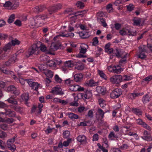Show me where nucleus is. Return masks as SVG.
Segmentation results:
<instances>
[{
	"label": "nucleus",
	"instance_id": "1",
	"mask_svg": "<svg viewBox=\"0 0 152 152\" xmlns=\"http://www.w3.org/2000/svg\"><path fill=\"white\" fill-rule=\"evenodd\" d=\"M40 52L39 48L36 44L33 45L26 53V56L28 57L33 54H38Z\"/></svg>",
	"mask_w": 152,
	"mask_h": 152
},
{
	"label": "nucleus",
	"instance_id": "2",
	"mask_svg": "<svg viewBox=\"0 0 152 152\" xmlns=\"http://www.w3.org/2000/svg\"><path fill=\"white\" fill-rule=\"evenodd\" d=\"M120 34L122 35H129L130 36H134L136 35V31H132L131 28L128 27H126L121 30L119 31Z\"/></svg>",
	"mask_w": 152,
	"mask_h": 152
},
{
	"label": "nucleus",
	"instance_id": "3",
	"mask_svg": "<svg viewBox=\"0 0 152 152\" xmlns=\"http://www.w3.org/2000/svg\"><path fill=\"white\" fill-rule=\"evenodd\" d=\"M88 46L85 44H82L79 48L80 53L76 55V57L78 58H85L86 57L85 55L81 54V53L85 54L88 48Z\"/></svg>",
	"mask_w": 152,
	"mask_h": 152
},
{
	"label": "nucleus",
	"instance_id": "4",
	"mask_svg": "<svg viewBox=\"0 0 152 152\" xmlns=\"http://www.w3.org/2000/svg\"><path fill=\"white\" fill-rule=\"evenodd\" d=\"M107 68L110 72L117 74L120 73L123 71V69L118 65L115 66L111 65L108 66Z\"/></svg>",
	"mask_w": 152,
	"mask_h": 152
},
{
	"label": "nucleus",
	"instance_id": "5",
	"mask_svg": "<svg viewBox=\"0 0 152 152\" xmlns=\"http://www.w3.org/2000/svg\"><path fill=\"white\" fill-rule=\"evenodd\" d=\"M122 94V91L120 89L116 88L110 94L111 98L115 99L118 98Z\"/></svg>",
	"mask_w": 152,
	"mask_h": 152
},
{
	"label": "nucleus",
	"instance_id": "6",
	"mask_svg": "<svg viewBox=\"0 0 152 152\" xmlns=\"http://www.w3.org/2000/svg\"><path fill=\"white\" fill-rule=\"evenodd\" d=\"M122 79L121 75H115L110 78V81L113 83L117 84L121 82Z\"/></svg>",
	"mask_w": 152,
	"mask_h": 152
},
{
	"label": "nucleus",
	"instance_id": "7",
	"mask_svg": "<svg viewBox=\"0 0 152 152\" xmlns=\"http://www.w3.org/2000/svg\"><path fill=\"white\" fill-rule=\"evenodd\" d=\"M47 18V17L45 15H39L35 18L37 23L39 26L41 24L44 23L45 20Z\"/></svg>",
	"mask_w": 152,
	"mask_h": 152
},
{
	"label": "nucleus",
	"instance_id": "8",
	"mask_svg": "<svg viewBox=\"0 0 152 152\" xmlns=\"http://www.w3.org/2000/svg\"><path fill=\"white\" fill-rule=\"evenodd\" d=\"M62 5L60 4H58L54 5L51 7L49 10V12L50 14L56 12L58 10L61 9L62 8Z\"/></svg>",
	"mask_w": 152,
	"mask_h": 152
},
{
	"label": "nucleus",
	"instance_id": "9",
	"mask_svg": "<svg viewBox=\"0 0 152 152\" xmlns=\"http://www.w3.org/2000/svg\"><path fill=\"white\" fill-rule=\"evenodd\" d=\"M50 92L55 95H62L64 93L62 91L61 89L58 86H56L53 88Z\"/></svg>",
	"mask_w": 152,
	"mask_h": 152
},
{
	"label": "nucleus",
	"instance_id": "10",
	"mask_svg": "<svg viewBox=\"0 0 152 152\" xmlns=\"http://www.w3.org/2000/svg\"><path fill=\"white\" fill-rule=\"evenodd\" d=\"M1 114H5L6 116L8 115L9 117H14L15 116V112L10 109H6L5 112H0V115Z\"/></svg>",
	"mask_w": 152,
	"mask_h": 152
},
{
	"label": "nucleus",
	"instance_id": "11",
	"mask_svg": "<svg viewBox=\"0 0 152 152\" xmlns=\"http://www.w3.org/2000/svg\"><path fill=\"white\" fill-rule=\"evenodd\" d=\"M79 95L83 99H89L92 97V93L89 91H87L85 93H81Z\"/></svg>",
	"mask_w": 152,
	"mask_h": 152
},
{
	"label": "nucleus",
	"instance_id": "12",
	"mask_svg": "<svg viewBox=\"0 0 152 152\" xmlns=\"http://www.w3.org/2000/svg\"><path fill=\"white\" fill-rule=\"evenodd\" d=\"M137 123L139 125H142V127L145 128L148 130L151 131V127L145 122H143L139 118L137 120Z\"/></svg>",
	"mask_w": 152,
	"mask_h": 152
},
{
	"label": "nucleus",
	"instance_id": "13",
	"mask_svg": "<svg viewBox=\"0 0 152 152\" xmlns=\"http://www.w3.org/2000/svg\"><path fill=\"white\" fill-rule=\"evenodd\" d=\"M7 90L16 95H18L20 93L19 90H17L15 87L13 85H11L8 87L7 88Z\"/></svg>",
	"mask_w": 152,
	"mask_h": 152
},
{
	"label": "nucleus",
	"instance_id": "14",
	"mask_svg": "<svg viewBox=\"0 0 152 152\" xmlns=\"http://www.w3.org/2000/svg\"><path fill=\"white\" fill-rule=\"evenodd\" d=\"M139 51L140 53L138 55V58L142 59H143L146 58V56L145 53V51L144 48L140 47L139 49Z\"/></svg>",
	"mask_w": 152,
	"mask_h": 152
},
{
	"label": "nucleus",
	"instance_id": "15",
	"mask_svg": "<svg viewBox=\"0 0 152 152\" xmlns=\"http://www.w3.org/2000/svg\"><path fill=\"white\" fill-rule=\"evenodd\" d=\"M77 140L78 142L83 143H87L86 137L84 135H80L77 138Z\"/></svg>",
	"mask_w": 152,
	"mask_h": 152
},
{
	"label": "nucleus",
	"instance_id": "16",
	"mask_svg": "<svg viewBox=\"0 0 152 152\" xmlns=\"http://www.w3.org/2000/svg\"><path fill=\"white\" fill-rule=\"evenodd\" d=\"M29 25L32 28H34L36 27H37L39 26L38 24L37 23L35 18H31L30 20Z\"/></svg>",
	"mask_w": 152,
	"mask_h": 152
},
{
	"label": "nucleus",
	"instance_id": "17",
	"mask_svg": "<svg viewBox=\"0 0 152 152\" xmlns=\"http://www.w3.org/2000/svg\"><path fill=\"white\" fill-rule=\"evenodd\" d=\"M83 75L81 73L76 74L74 76V79L76 82H79L82 80L83 78Z\"/></svg>",
	"mask_w": 152,
	"mask_h": 152
},
{
	"label": "nucleus",
	"instance_id": "18",
	"mask_svg": "<svg viewBox=\"0 0 152 152\" xmlns=\"http://www.w3.org/2000/svg\"><path fill=\"white\" fill-rule=\"evenodd\" d=\"M133 25L137 26H140L141 25V19L138 18H134L133 19Z\"/></svg>",
	"mask_w": 152,
	"mask_h": 152
},
{
	"label": "nucleus",
	"instance_id": "19",
	"mask_svg": "<svg viewBox=\"0 0 152 152\" xmlns=\"http://www.w3.org/2000/svg\"><path fill=\"white\" fill-rule=\"evenodd\" d=\"M17 137V135L16 134L12 138L8 139L6 142L7 146H10L11 145H14L13 144V143L14 142L15 140V139Z\"/></svg>",
	"mask_w": 152,
	"mask_h": 152
},
{
	"label": "nucleus",
	"instance_id": "20",
	"mask_svg": "<svg viewBox=\"0 0 152 152\" xmlns=\"http://www.w3.org/2000/svg\"><path fill=\"white\" fill-rule=\"evenodd\" d=\"M96 91L99 94H104L106 91V89L101 86H98L96 87Z\"/></svg>",
	"mask_w": 152,
	"mask_h": 152
},
{
	"label": "nucleus",
	"instance_id": "21",
	"mask_svg": "<svg viewBox=\"0 0 152 152\" xmlns=\"http://www.w3.org/2000/svg\"><path fill=\"white\" fill-rule=\"evenodd\" d=\"M7 101L10 103L13 104L15 105L18 104V102L13 96H11L7 100Z\"/></svg>",
	"mask_w": 152,
	"mask_h": 152
},
{
	"label": "nucleus",
	"instance_id": "22",
	"mask_svg": "<svg viewBox=\"0 0 152 152\" xmlns=\"http://www.w3.org/2000/svg\"><path fill=\"white\" fill-rule=\"evenodd\" d=\"M14 57L10 58L8 61L5 63V64L7 66H10L11 64L14 63L15 62L16 59V57L15 56Z\"/></svg>",
	"mask_w": 152,
	"mask_h": 152
},
{
	"label": "nucleus",
	"instance_id": "23",
	"mask_svg": "<svg viewBox=\"0 0 152 152\" xmlns=\"http://www.w3.org/2000/svg\"><path fill=\"white\" fill-rule=\"evenodd\" d=\"M21 97L23 100L25 101V104L28 105L27 101L29 99L28 94L26 93L23 94L22 95Z\"/></svg>",
	"mask_w": 152,
	"mask_h": 152
},
{
	"label": "nucleus",
	"instance_id": "24",
	"mask_svg": "<svg viewBox=\"0 0 152 152\" xmlns=\"http://www.w3.org/2000/svg\"><path fill=\"white\" fill-rule=\"evenodd\" d=\"M108 137L111 140H114L118 138V137L115 135L113 132H111L108 136Z\"/></svg>",
	"mask_w": 152,
	"mask_h": 152
},
{
	"label": "nucleus",
	"instance_id": "25",
	"mask_svg": "<svg viewBox=\"0 0 152 152\" xmlns=\"http://www.w3.org/2000/svg\"><path fill=\"white\" fill-rule=\"evenodd\" d=\"M47 65L48 66L52 68H54L56 67L53 60L48 61L47 62Z\"/></svg>",
	"mask_w": 152,
	"mask_h": 152
},
{
	"label": "nucleus",
	"instance_id": "26",
	"mask_svg": "<svg viewBox=\"0 0 152 152\" xmlns=\"http://www.w3.org/2000/svg\"><path fill=\"white\" fill-rule=\"evenodd\" d=\"M67 115L69 118L73 120L78 118V116L77 115L72 113H68Z\"/></svg>",
	"mask_w": 152,
	"mask_h": 152
},
{
	"label": "nucleus",
	"instance_id": "27",
	"mask_svg": "<svg viewBox=\"0 0 152 152\" xmlns=\"http://www.w3.org/2000/svg\"><path fill=\"white\" fill-rule=\"evenodd\" d=\"M45 9L43 6H38L36 7L34 10V11L37 13H38L42 11Z\"/></svg>",
	"mask_w": 152,
	"mask_h": 152
},
{
	"label": "nucleus",
	"instance_id": "28",
	"mask_svg": "<svg viewBox=\"0 0 152 152\" xmlns=\"http://www.w3.org/2000/svg\"><path fill=\"white\" fill-rule=\"evenodd\" d=\"M12 46L11 42H10L5 45L3 48V50L4 51L6 52L11 49Z\"/></svg>",
	"mask_w": 152,
	"mask_h": 152
},
{
	"label": "nucleus",
	"instance_id": "29",
	"mask_svg": "<svg viewBox=\"0 0 152 152\" xmlns=\"http://www.w3.org/2000/svg\"><path fill=\"white\" fill-rule=\"evenodd\" d=\"M59 46L57 44L52 43L50 47V49L51 50L55 51L57 50Z\"/></svg>",
	"mask_w": 152,
	"mask_h": 152
},
{
	"label": "nucleus",
	"instance_id": "30",
	"mask_svg": "<svg viewBox=\"0 0 152 152\" xmlns=\"http://www.w3.org/2000/svg\"><path fill=\"white\" fill-rule=\"evenodd\" d=\"M46 76L49 78H52L53 76V72L50 70H48L44 72Z\"/></svg>",
	"mask_w": 152,
	"mask_h": 152
},
{
	"label": "nucleus",
	"instance_id": "31",
	"mask_svg": "<svg viewBox=\"0 0 152 152\" xmlns=\"http://www.w3.org/2000/svg\"><path fill=\"white\" fill-rule=\"evenodd\" d=\"M132 111L137 115H141L142 114V112L140 110L136 108H133Z\"/></svg>",
	"mask_w": 152,
	"mask_h": 152
},
{
	"label": "nucleus",
	"instance_id": "32",
	"mask_svg": "<svg viewBox=\"0 0 152 152\" xmlns=\"http://www.w3.org/2000/svg\"><path fill=\"white\" fill-rule=\"evenodd\" d=\"M120 52L118 49H115L113 50V54L114 55H115L117 57H121L120 53Z\"/></svg>",
	"mask_w": 152,
	"mask_h": 152
},
{
	"label": "nucleus",
	"instance_id": "33",
	"mask_svg": "<svg viewBox=\"0 0 152 152\" xmlns=\"http://www.w3.org/2000/svg\"><path fill=\"white\" fill-rule=\"evenodd\" d=\"M39 84H38L37 83L34 82L31 87L32 89H34L36 91H37L38 88L39 87Z\"/></svg>",
	"mask_w": 152,
	"mask_h": 152
},
{
	"label": "nucleus",
	"instance_id": "34",
	"mask_svg": "<svg viewBox=\"0 0 152 152\" xmlns=\"http://www.w3.org/2000/svg\"><path fill=\"white\" fill-rule=\"evenodd\" d=\"M107 112V111H106L105 112H104L101 109H99L97 110V113L102 118H103L104 113H106Z\"/></svg>",
	"mask_w": 152,
	"mask_h": 152
},
{
	"label": "nucleus",
	"instance_id": "35",
	"mask_svg": "<svg viewBox=\"0 0 152 152\" xmlns=\"http://www.w3.org/2000/svg\"><path fill=\"white\" fill-rule=\"evenodd\" d=\"M150 98V97L149 95L147 94L143 96L142 100L144 102L147 103L149 101Z\"/></svg>",
	"mask_w": 152,
	"mask_h": 152
},
{
	"label": "nucleus",
	"instance_id": "36",
	"mask_svg": "<svg viewBox=\"0 0 152 152\" xmlns=\"http://www.w3.org/2000/svg\"><path fill=\"white\" fill-rule=\"evenodd\" d=\"M77 7L80 9H83L84 7L83 3L80 1H77L76 4Z\"/></svg>",
	"mask_w": 152,
	"mask_h": 152
},
{
	"label": "nucleus",
	"instance_id": "37",
	"mask_svg": "<svg viewBox=\"0 0 152 152\" xmlns=\"http://www.w3.org/2000/svg\"><path fill=\"white\" fill-rule=\"evenodd\" d=\"M12 4L10 1H6L4 4V7L7 8L8 9H10L12 8L11 6Z\"/></svg>",
	"mask_w": 152,
	"mask_h": 152
},
{
	"label": "nucleus",
	"instance_id": "38",
	"mask_svg": "<svg viewBox=\"0 0 152 152\" xmlns=\"http://www.w3.org/2000/svg\"><path fill=\"white\" fill-rule=\"evenodd\" d=\"M11 42L12 45V46H15L16 45H18L20 43V41L16 39H12L11 40V42Z\"/></svg>",
	"mask_w": 152,
	"mask_h": 152
},
{
	"label": "nucleus",
	"instance_id": "39",
	"mask_svg": "<svg viewBox=\"0 0 152 152\" xmlns=\"http://www.w3.org/2000/svg\"><path fill=\"white\" fill-rule=\"evenodd\" d=\"M64 64L68 68L69 67H71L73 66V64L71 61H66L65 63Z\"/></svg>",
	"mask_w": 152,
	"mask_h": 152
},
{
	"label": "nucleus",
	"instance_id": "40",
	"mask_svg": "<svg viewBox=\"0 0 152 152\" xmlns=\"http://www.w3.org/2000/svg\"><path fill=\"white\" fill-rule=\"evenodd\" d=\"M78 85H73L71 86L70 87L69 89L71 91H76L78 90Z\"/></svg>",
	"mask_w": 152,
	"mask_h": 152
},
{
	"label": "nucleus",
	"instance_id": "41",
	"mask_svg": "<svg viewBox=\"0 0 152 152\" xmlns=\"http://www.w3.org/2000/svg\"><path fill=\"white\" fill-rule=\"evenodd\" d=\"M128 98L132 100L135 99L137 97L136 93L130 94L128 95Z\"/></svg>",
	"mask_w": 152,
	"mask_h": 152
},
{
	"label": "nucleus",
	"instance_id": "42",
	"mask_svg": "<svg viewBox=\"0 0 152 152\" xmlns=\"http://www.w3.org/2000/svg\"><path fill=\"white\" fill-rule=\"evenodd\" d=\"M87 12V11L86 10H83V11H78L75 13L76 16H77L79 15H82L81 17L83 16V14H85Z\"/></svg>",
	"mask_w": 152,
	"mask_h": 152
},
{
	"label": "nucleus",
	"instance_id": "43",
	"mask_svg": "<svg viewBox=\"0 0 152 152\" xmlns=\"http://www.w3.org/2000/svg\"><path fill=\"white\" fill-rule=\"evenodd\" d=\"M142 138L144 140H146L148 141H150L152 140V137L149 135L144 136L143 137H142Z\"/></svg>",
	"mask_w": 152,
	"mask_h": 152
},
{
	"label": "nucleus",
	"instance_id": "44",
	"mask_svg": "<svg viewBox=\"0 0 152 152\" xmlns=\"http://www.w3.org/2000/svg\"><path fill=\"white\" fill-rule=\"evenodd\" d=\"M70 135V132L68 131H66L63 133V135L64 138H68L69 137Z\"/></svg>",
	"mask_w": 152,
	"mask_h": 152
},
{
	"label": "nucleus",
	"instance_id": "45",
	"mask_svg": "<svg viewBox=\"0 0 152 152\" xmlns=\"http://www.w3.org/2000/svg\"><path fill=\"white\" fill-rule=\"evenodd\" d=\"M15 18V15L14 14L11 15L8 20V22L10 23H12L14 21Z\"/></svg>",
	"mask_w": 152,
	"mask_h": 152
},
{
	"label": "nucleus",
	"instance_id": "46",
	"mask_svg": "<svg viewBox=\"0 0 152 152\" xmlns=\"http://www.w3.org/2000/svg\"><path fill=\"white\" fill-rule=\"evenodd\" d=\"M0 128L3 130H6L8 128V125L5 124H0Z\"/></svg>",
	"mask_w": 152,
	"mask_h": 152
},
{
	"label": "nucleus",
	"instance_id": "47",
	"mask_svg": "<svg viewBox=\"0 0 152 152\" xmlns=\"http://www.w3.org/2000/svg\"><path fill=\"white\" fill-rule=\"evenodd\" d=\"M152 79V75H150L143 79V81H145L148 83Z\"/></svg>",
	"mask_w": 152,
	"mask_h": 152
},
{
	"label": "nucleus",
	"instance_id": "48",
	"mask_svg": "<svg viewBox=\"0 0 152 152\" xmlns=\"http://www.w3.org/2000/svg\"><path fill=\"white\" fill-rule=\"evenodd\" d=\"M107 11L109 13H110L113 12V9L112 4H108L107 6Z\"/></svg>",
	"mask_w": 152,
	"mask_h": 152
},
{
	"label": "nucleus",
	"instance_id": "49",
	"mask_svg": "<svg viewBox=\"0 0 152 152\" xmlns=\"http://www.w3.org/2000/svg\"><path fill=\"white\" fill-rule=\"evenodd\" d=\"M126 7L128 10L129 11H131L134 9L133 5L132 4H129V5L126 6Z\"/></svg>",
	"mask_w": 152,
	"mask_h": 152
},
{
	"label": "nucleus",
	"instance_id": "50",
	"mask_svg": "<svg viewBox=\"0 0 152 152\" xmlns=\"http://www.w3.org/2000/svg\"><path fill=\"white\" fill-rule=\"evenodd\" d=\"M89 85L91 86H96L98 85V82H95L93 80H91L89 81Z\"/></svg>",
	"mask_w": 152,
	"mask_h": 152
},
{
	"label": "nucleus",
	"instance_id": "51",
	"mask_svg": "<svg viewBox=\"0 0 152 152\" xmlns=\"http://www.w3.org/2000/svg\"><path fill=\"white\" fill-rule=\"evenodd\" d=\"M7 147L10 149L11 151L14 152L16 150V146L15 145H12L10 146H7Z\"/></svg>",
	"mask_w": 152,
	"mask_h": 152
},
{
	"label": "nucleus",
	"instance_id": "52",
	"mask_svg": "<svg viewBox=\"0 0 152 152\" xmlns=\"http://www.w3.org/2000/svg\"><path fill=\"white\" fill-rule=\"evenodd\" d=\"M7 137V134L6 132L1 131L0 135V138L4 139Z\"/></svg>",
	"mask_w": 152,
	"mask_h": 152
},
{
	"label": "nucleus",
	"instance_id": "53",
	"mask_svg": "<svg viewBox=\"0 0 152 152\" xmlns=\"http://www.w3.org/2000/svg\"><path fill=\"white\" fill-rule=\"evenodd\" d=\"M0 147L2 149H4L5 148V142L1 140H0Z\"/></svg>",
	"mask_w": 152,
	"mask_h": 152
},
{
	"label": "nucleus",
	"instance_id": "54",
	"mask_svg": "<svg viewBox=\"0 0 152 152\" xmlns=\"http://www.w3.org/2000/svg\"><path fill=\"white\" fill-rule=\"evenodd\" d=\"M11 107L12 108H13L14 110H15L16 111H19L20 110H21L22 108L20 107L19 106H16V105L15 106H11Z\"/></svg>",
	"mask_w": 152,
	"mask_h": 152
},
{
	"label": "nucleus",
	"instance_id": "55",
	"mask_svg": "<svg viewBox=\"0 0 152 152\" xmlns=\"http://www.w3.org/2000/svg\"><path fill=\"white\" fill-rule=\"evenodd\" d=\"M100 22L101 24L104 27H106L107 26V24L106 23L105 20L103 18H100L99 19Z\"/></svg>",
	"mask_w": 152,
	"mask_h": 152
},
{
	"label": "nucleus",
	"instance_id": "56",
	"mask_svg": "<svg viewBox=\"0 0 152 152\" xmlns=\"http://www.w3.org/2000/svg\"><path fill=\"white\" fill-rule=\"evenodd\" d=\"M39 48L40 50L42 51L45 52L46 51L47 49L46 47L43 44H41Z\"/></svg>",
	"mask_w": 152,
	"mask_h": 152
},
{
	"label": "nucleus",
	"instance_id": "57",
	"mask_svg": "<svg viewBox=\"0 0 152 152\" xmlns=\"http://www.w3.org/2000/svg\"><path fill=\"white\" fill-rule=\"evenodd\" d=\"M93 45H94L95 46L97 45L99 42V41L97 37H95L93 39Z\"/></svg>",
	"mask_w": 152,
	"mask_h": 152
},
{
	"label": "nucleus",
	"instance_id": "58",
	"mask_svg": "<svg viewBox=\"0 0 152 152\" xmlns=\"http://www.w3.org/2000/svg\"><path fill=\"white\" fill-rule=\"evenodd\" d=\"M71 140V139H67L66 141H64L63 143V146L65 147L69 145V144Z\"/></svg>",
	"mask_w": 152,
	"mask_h": 152
},
{
	"label": "nucleus",
	"instance_id": "59",
	"mask_svg": "<svg viewBox=\"0 0 152 152\" xmlns=\"http://www.w3.org/2000/svg\"><path fill=\"white\" fill-rule=\"evenodd\" d=\"M122 80L124 81H128L131 79V78L129 76L125 75L122 77Z\"/></svg>",
	"mask_w": 152,
	"mask_h": 152
},
{
	"label": "nucleus",
	"instance_id": "60",
	"mask_svg": "<svg viewBox=\"0 0 152 152\" xmlns=\"http://www.w3.org/2000/svg\"><path fill=\"white\" fill-rule=\"evenodd\" d=\"M129 148V146L127 144H123L120 147V148L122 150H126Z\"/></svg>",
	"mask_w": 152,
	"mask_h": 152
},
{
	"label": "nucleus",
	"instance_id": "61",
	"mask_svg": "<svg viewBox=\"0 0 152 152\" xmlns=\"http://www.w3.org/2000/svg\"><path fill=\"white\" fill-rule=\"evenodd\" d=\"M55 81L58 83H61L62 81L61 79L57 75H55Z\"/></svg>",
	"mask_w": 152,
	"mask_h": 152
},
{
	"label": "nucleus",
	"instance_id": "62",
	"mask_svg": "<svg viewBox=\"0 0 152 152\" xmlns=\"http://www.w3.org/2000/svg\"><path fill=\"white\" fill-rule=\"evenodd\" d=\"M86 116H88L89 118H91L93 116V112L92 110H89L88 113L87 115H86Z\"/></svg>",
	"mask_w": 152,
	"mask_h": 152
},
{
	"label": "nucleus",
	"instance_id": "63",
	"mask_svg": "<svg viewBox=\"0 0 152 152\" xmlns=\"http://www.w3.org/2000/svg\"><path fill=\"white\" fill-rule=\"evenodd\" d=\"M55 64L56 66L57 65H59L62 62L59 59H53Z\"/></svg>",
	"mask_w": 152,
	"mask_h": 152
},
{
	"label": "nucleus",
	"instance_id": "64",
	"mask_svg": "<svg viewBox=\"0 0 152 152\" xmlns=\"http://www.w3.org/2000/svg\"><path fill=\"white\" fill-rule=\"evenodd\" d=\"M19 6V3L18 1H15L12 7V9H16Z\"/></svg>",
	"mask_w": 152,
	"mask_h": 152
}]
</instances>
